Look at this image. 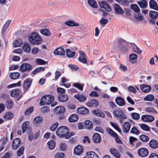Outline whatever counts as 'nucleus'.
Here are the masks:
<instances>
[{
    "instance_id": "1",
    "label": "nucleus",
    "mask_w": 158,
    "mask_h": 158,
    "mask_svg": "<svg viewBox=\"0 0 158 158\" xmlns=\"http://www.w3.org/2000/svg\"><path fill=\"white\" fill-rule=\"evenodd\" d=\"M28 40L31 43L36 45L39 44L42 42V39L36 32L30 34L28 36Z\"/></svg>"
},
{
    "instance_id": "2",
    "label": "nucleus",
    "mask_w": 158,
    "mask_h": 158,
    "mask_svg": "<svg viewBox=\"0 0 158 158\" xmlns=\"http://www.w3.org/2000/svg\"><path fill=\"white\" fill-rule=\"evenodd\" d=\"M54 99V98L53 96L51 95H46L42 98L40 102V104L41 106L45 104H49L52 102Z\"/></svg>"
},
{
    "instance_id": "3",
    "label": "nucleus",
    "mask_w": 158,
    "mask_h": 158,
    "mask_svg": "<svg viewBox=\"0 0 158 158\" xmlns=\"http://www.w3.org/2000/svg\"><path fill=\"white\" fill-rule=\"evenodd\" d=\"M57 130L56 135L61 137H64L66 138V135L69 131L68 128L65 126H62L59 127Z\"/></svg>"
},
{
    "instance_id": "4",
    "label": "nucleus",
    "mask_w": 158,
    "mask_h": 158,
    "mask_svg": "<svg viewBox=\"0 0 158 158\" xmlns=\"http://www.w3.org/2000/svg\"><path fill=\"white\" fill-rule=\"evenodd\" d=\"M100 7L103 8L107 12H110L111 10V8L109 4L106 1H100L98 2Z\"/></svg>"
},
{
    "instance_id": "5",
    "label": "nucleus",
    "mask_w": 158,
    "mask_h": 158,
    "mask_svg": "<svg viewBox=\"0 0 158 158\" xmlns=\"http://www.w3.org/2000/svg\"><path fill=\"white\" fill-rule=\"evenodd\" d=\"M32 66L28 63H23L20 66V70L22 72L29 71L32 69Z\"/></svg>"
},
{
    "instance_id": "6",
    "label": "nucleus",
    "mask_w": 158,
    "mask_h": 158,
    "mask_svg": "<svg viewBox=\"0 0 158 158\" xmlns=\"http://www.w3.org/2000/svg\"><path fill=\"white\" fill-rule=\"evenodd\" d=\"M148 153V150L144 148H140L138 151V155L141 157H145L147 156Z\"/></svg>"
},
{
    "instance_id": "7",
    "label": "nucleus",
    "mask_w": 158,
    "mask_h": 158,
    "mask_svg": "<svg viewBox=\"0 0 158 158\" xmlns=\"http://www.w3.org/2000/svg\"><path fill=\"white\" fill-rule=\"evenodd\" d=\"M21 140L18 138L15 139L12 143V147L13 149L16 150L18 149L21 144Z\"/></svg>"
},
{
    "instance_id": "8",
    "label": "nucleus",
    "mask_w": 158,
    "mask_h": 158,
    "mask_svg": "<svg viewBox=\"0 0 158 158\" xmlns=\"http://www.w3.org/2000/svg\"><path fill=\"white\" fill-rule=\"evenodd\" d=\"M32 83V80L30 78H27L24 81L23 84V89L26 90H28L30 87Z\"/></svg>"
},
{
    "instance_id": "9",
    "label": "nucleus",
    "mask_w": 158,
    "mask_h": 158,
    "mask_svg": "<svg viewBox=\"0 0 158 158\" xmlns=\"http://www.w3.org/2000/svg\"><path fill=\"white\" fill-rule=\"evenodd\" d=\"M64 24L69 27H78L80 25L79 23L74 20H68L64 22Z\"/></svg>"
},
{
    "instance_id": "10",
    "label": "nucleus",
    "mask_w": 158,
    "mask_h": 158,
    "mask_svg": "<svg viewBox=\"0 0 158 158\" xmlns=\"http://www.w3.org/2000/svg\"><path fill=\"white\" fill-rule=\"evenodd\" d=\"M141 118L142 120L145 122H151L154 120V117L153 116L150 115H143Z\"/></svg>"
},
{
    "instance_id": "11",
    "label": "nucleus",
    "mask_w": 158,
    "mask_h": 158,
    "mask_svg": "<svg viewBox=\"0 0 158 158\" xmlns=\"http://www.w3.org/2000/svg\"><path fill=\"white\" fill-rule=\"evenodd\" d=\"M58 100L62 102H65L67 101L69 99L68 96L65 94H61L58 96Z\"/></svg>"
},
{
    "instance_id": "12",
    "label": "nucleus",
    "mask_w": 158,
    "mask_h": 158,
    "mask_svg": "<svg viewBox=\"0 0 158 158\" xmlns=\"http://www.w3.org/2000/svg\"><path fill=\"white\" fill-rule=\"evenodd\" d=\"M131 125L128 122H125L123 125L122 130L124 133H127L129 131Z\"/></svg>"
},
{
    "instance_id": "13",
    "label": "nucleus",
    "mask_w": 158,
    "mask_h": 158,
    "mask_svg": "<svg viewBox=\"0 0 158 158\" xmlns=\"http://www.w3.org/2000/svg\"><path fill=\"white\" fill-rule=\"evenodd\" d=\"M78 52L80 55L78 59L79 61L84 64L86 63L87 62V60L85 57V55L83 52L80 51H78Z\"/></svg>"
},
{
    "instance_id": "14",
    "label": "nucleus",
    "mask_w": 158,
    "mask_h": 158,
    "mask_svg": "<svg viewBox=\"0 0 158 158\" xmlns=\"http://www.w3.org/2000/svg\"><path fill=\"white\" fill-rule=\"evenodd\" d=\"M149 6L150 8L156 10H158V6L156 2L154 0H150L149 2Z\"/></svg>"
},
{
    "instance_id": "15",
    "label": "nucleus",
    "mask_w": 158,
    "mask_h": 158,
    "mask_svg": "<svg viewBox=\"0 0 158 158\" xmlns=\"http://www.w3.org/2000/svg\"><path fill=\"white\" fill-rule=\"evenodd\" d=\"M137 3L142 9H145L148 7V2L146 0H141L138 1Z\"/></svg>"
},
{
    "instance_id": "16",
    "label": "nucleus",
    "mask_w": 158,
    "mask_h": 158,
    "mask_svg": "<svg viewBox=\"0 0 158 158\" xmlns=\"http://www.w3.org/2000/svg\"><path fill=\"white\" fill-rule=\"evenodd\" d=\"M140 88L141 90L145 93H148L151 90V87L150 86L145 84L141 85L140 86Z\"/></svg>"
},
{
    "instance_id": "17",
    "label": "nucleus",
    "mask_w": 158,
    "mask_h": 158,
    "mask_svg": "<svg viewBox=\"0 0 158 158\" xmlns=\"http://www.w3.org/2000/svg\"><path fill=\"white\" fill-rule=\"evenodd\" d=\"M114 9L115 13L117 14L122 15L123 13V10L118 4H116L114 5Z\"/></svg>"
},
{
    "instance_id": "18",
    "label": "nucleus",
    "mask_w": 158,
    "mask_h": 158,
    "mask_svg": "<svg viewBox=\"0 0 158 158\" xmlns=\"http://www.w3.org/2000/svg\"><path fill=\"white\" fill-rule=\"evenodd\" d=\"M87 105L89 107H97L98 105V101L95 99H92L89 102H87Z\"/></svg>"
},
{
    "instance_id": "19",
    "label": "nucleus",
    "mask_w": 158,
    "mask_h": 158,
    "mask_svg": "<svg viewBox=\"0 0 158 158\" xmlns=\"http://www.w3.org/2000/svg\"><path fill=\"white\" fill-rule=\"evenodd\" d=\"M115 102L118 105L123 106L125 105V101L124 99L120 97H118L115 99Z\"/></svg>"
},
{
    "instance_id": "20",
    "label": "nucleus",
    "mask_w": 158,
    "mask_h": 158,
    "mask_svg": "<svg viewBox=\"0 0 158 158\" xmlns=\"http://www.w3.org/2000/svg\"><path fill=\"white\" fill-rule=\"evenodd\" d=\"M149 144L150 146L153 149L156 148L158 147V142L154 139L150 140Z\"/></svg>"
},
{
    "instance_id": "21",
    "label": "nucleus",
    "mask_w": 158,
    "mask_h": 158,
    "mask_svg": "<svg viewBox=\"0 0 158 158\" xmlns=\"http://www.w3.org/2000/svg\"><path fill=\"white\" fill-rule=\"evenodd\" d=\"M54 53L55 54L60 55H64L65 54V50L62 48H59L56 49Z\"/></svg>"
},
{
    "instance_id": "22",
    "label": "nucleus",
    "mask_w": 158,
    "mask_h": 158,
    "mask_svg": "<svg viewBox=\"0 0 158 158\" xmlns=\"http://www.w3.org/2000/svg\"><path fill=\"white\" fill-rule=\"evenodd\" d=\"M77 111L81 114H86L89 112L88 109L85 107H78L77 109Z\"/></svg>"
},
{
    "instance_id": "23",
    "label": "nucleus",
    "mask_w": 158,
    "mask_h": 158,
    "mask_svg": "<svg viewBox=\"0 0 158 158\" xmlns=\"http://www.w3.org/2000/svg\"><path fill=\"white\" fill-rule=\"evenodd\" d=\"M74 97L80 102L85 101L86 100V96L81 94H78L74 95Z\"/></svg>"
},
{
    "instance_id": "24",
    "label": "nucleus",
    "mask_w": 158,
    "mask_h": 158,
    "mask_svg": "<svg viewBox=\"0 0 158 158\" xmlns=\"http://www.w3.org/2000/svg\"><path fill=\"white\" fill-rule=\"evenodd\" d=\"M83 151L82 147L80 146H77L74 149V153L77 155H79Z\"/></svg>"
},
{
    "instance_id": "25",
    "label": "nucleus",
    "mask_w": 158,
    "mask_h": 158,
    "mask_svg": "<svg viewBox=\"0 0 158 158\" xmlns=\"http://www.w3.org/2000/svg\"><path fill=\"white\" fill-rule=\"evenodd\" d=\"M114 116L119 118H121L123 114L122 111L120 109H117L115 110L113 112Z\"/></svg>"
},
{
    "instance_id": "26",
    "label": "nucleus",
    "mask_w": 158,
    "mask_h": 158,
    "mask_svg": "<svg viewBox=\"0 0 158 158\" xmlns=\"http://www.w3.org/2000/svg\"><path fill=\"white\" fill-rule=\"evenodd\" d=\"M129 60L133 63H136L137 62V56L135 54H131L129 55Z\"/></svg>"
},
{
    "instance_id": "27",
    "label": "nucleus",
    "mask_w": 158,
    "mask_h": 158,
    "mask_svg": "<svg viewBox=\"0 0 158 158\" xmlns=\"http://www.w3.org/2000/svg\"><path fill=\"white\" fill-rule=\"evenodd\" d=\"M43 121V118L41 116H37L34 120V123L36 125L41 123Z\"/></svg>"
},
{
    "instance_id": "28",
    "label": "nucleus",
    "mask_w": 158,
    "mask_h": 158,
    "mask_svg": "<svg viewBox=\"0 0 158 158\" xmlns=\"http://www.w3.org/2000/svg\"><path fill=\"white\" fill-rule=\"evenodd\" d=\"M101 137L100 135L98 133H95L93 136V141L96 143H99L101 141Z\"/></svg>"
},
{
    "instance_id": "29",
    "label": "nucleus",
    "mask_w": 158,
    "mask_h": 158,
    "mask_svg": "<svg viewBox=\"0 0 158 158\" xmlns=\"http://www.w3.org/2000/svg\"><path fill=\"white\" fill-rule=\"evenodd\" d=\"M92 112L93 114H96L97 116L102 118H104L105 116V114L98 109L93 110Z\"/></svg>"
},
{
    "instance_id": "30",
    "label": "nucleus",
    "mask_w": 158,
    "mask_h": 158,
    "mask_svg": "<svg viewBox=\"0 0 158 158\" xmlns=\"http://www.w3.org/2000/svg\"><path fill=\"white\" fill-rule=\"evenodd\" d=\"M54 110L56 114H59L64 112L65 109L63 106H57L54 109Z\"/></svg>"
},
{
    "instance_id": "31",
    "label": "nucleus",
    "mask_w": 158,
    "mask_h": 158,
    "mask_svg": "<svg viewBox=\"0 0 158 158\" xmlns=\"http://www.w3.org/2000/svg\"><path fill=\"white\" fill-rule=\"evenodd\" d=\"M88 158H98V155L93 152H88L86 153Z\"/></svg>"
},
{
    "instance_id": "32",
    "label": "nucleus",
    "mask_w": 158,
    "mask_h": 158,
    "mask_svg": "<svg viewBox=\"0 0 158 158\" xmlns=\"http://www.w3.org/2000/svg\"><path fill=\"white\" fill-rule=\"evenodd\" d=\"M78 119V116L76 114L71 115L69 118L68 120L70 122H75Z\"/></svg>"
},
{
    "instance_id": "33",
    "label": "nucleus",
    "mask_w": 158,
    "mask_h": 158,
    "mask_svg": "<svg viewBox=\"0 0 158 158\" xmlns=\"http://www.w3.org/2000/svg\"><path fill=\"white\" fill-rule=\"evenodd\" d=\"M20 92L19 89H14L10 92V95L12 97H17L20 95Z\"/></svg>"
},
{
    "instance_id": "34",
    "label": "nucleus",
    "mask_w": 158,
    "mask_h": 158,
    "mask_svg": "<svg viewBox=\"0 0 158 158\" xmlns=\"http://www.w3.org/2000/svg\"><path fill=\"white\" fill-rule=\"evenodd\" d=\"M131 9L136 13H139L140 10L139 7L135 4H132L130 5Z\"/></svg>"
},
{
    "instance_id": "35",
    "label": "nucleus",
    "mask_w": 158,
    "mask_h": 158,
    "mask_svg": "<svg viewBox=\"0 0 158 158\" xmlns=\"http://www.w3.org/2000/svg\"><path fill=\"white\" fill-rule=\"evenodd\" d=\"M23 48L24 52L29 53L31 50V47L29 44L26 42L24 44Z\"/></svg>"
},
{
    "instance_id": "36",
    "label": "nucleus",
    "mask_w": 158,
    "mask_h": 158,
    "mask_svg": "<svg viewBox=\"0 0 158 158\" xmlns=\"http://www.w3.org/2000/svg\"><path fill=\"white\" fill-rule=\"evenodd\" d=\"M149 15L152 19H155L158 17V13L154 11H150L149 12Z\"/></svg>"
},
{
    "instance_id": "37",
    "label": "nucleus",
    "mask_w": 158,
    "mask_h": 158,
    "mask_svg": "<svg viewBox=\"0 0 158 158\" xmlns=\"http://www.w3.org/2000/svg\"><path fill=\"white\" fill-rule=\"evenodd\" d=\"M111 153L115 157L119 158L120 157V155L118 153L117 150L114 148H111L110 149Z\"/></svg>"
},
{
    "instance_id": "38",
    "label": "nucleus",
    "mask_w": 158,
    "mask_h": 158,
    "mask_svg": "<svg viewBox=\"0 0 158 158\" xmlns=\"http://www.w3.org/2000/svg\"><path fill=\"white\" fill-rule=\"evenodd\" d=\"M85 126L86 129H90L93 127L92 122L89 120H86L85 122Z\"/></svg>"
},
{
    "instance_id": "39",
    "label": "nucleus",
    "mask_w": 158,
    "mask_h": 158,
    "mask_svg": "<svg viewBox=\"0 0 158 158\" xmlns=\"http://www.w3.org/2000/svg\"><path fill=\"white\" fill-rule=\"evenodd\" d=\"M40 32L43 35L46 36H49L51 35V32L47 29H44L40 30Z\"/></svg>"
},
{
    "instance_id": "40",
    "label": "nucleus",
    "mask_w": 158,
    "mask_h": 158,
    "mask_svg": "<svg viewBox=\"0 0 158 158\" xmlns=\"http://www.w3.org/2000/svg\"><path fill=\"white\" fill-rule=\"evenodd\" d=\"M87 2L89 5L94 8H96L98 7V5L94 0H88Z\"/></svg>"
},
{
    "instance_id": "41",
    "label": "nucleus",
    "mask_w": 158,
    "mask_h": 158,
    "mask_svg": "<svg viewBox=\"0 0 158 158\" xmlns=\"http://www.w3.org/2000/svg\"><path fill=\"white\" fill-rule=\"evenodd\" d=\"M145 110L152 114H156L157 113V111L153 107H147L145 109Z\"/></svg>"
},
{
    "instance_id": "42",
    "label": "nucleus",
    "mask_w": 158,
    "mask_h": 158,
    "mask_svg": "<svg viewBox=\"0 0 158 158\" xmlns=\"http://www.w3.org/2000/svg\"><path fill=\"white\" fill-rule=\"evenodd\" d=\"M23 43V41L21 39H18L15 40L13 43V46L15 47H18L21 46Z\"/></svg>"
},
{
    "instance_id": "43",
    "label": "nucleus",
    "mask_w": 158,
    "mask_h": 158,
    "mask_svg": "<svg viewBox=\"0 0 158 158\" xmlns=\"http://www.w3.org/2000/svg\"><path fill=\"white\" fill-rule=\"evenodd\" d=\"M20 76V74L18 72L11 73L10 74V78L13 79H16L18 78Z\"/></svg>"
},
{
    "instance_id": "44",
    "label": "nucleus",
    "mask_w": 158,
    "mask_h": 158,
    "mask_svg": "<svg viewBox=\"0 0 158 158\" xmlns=\"http://www.w3.org/2000/svg\"><path fill=\"white\" fill-rule=\"evenodd\" d=\"M13 117V114L10 112H7L4 116V118L6 119H10Z\"/></svg>"
},
{
    "instance_id": "45",
    "label": "nucleus",
    "mask_w": 158,
    "mask_h": 158,
    "mask_svg": "<svg viewBox=\"0 0 158 158\" xmlns=\"http://www.w3.org/2000/svg\"><path fill=\"white\" fill-rule=\"evenodd\" d=\"M49 148L50 149H53L55 147L56 143L53 140H50L48 143Z\"/></svg>"
},
{
    "instance_id": "46",
    "label": "nucleus",
    "mask_w": 158,
    "mask_h": 158,
    "mask_svg": "<svg viewBox=\"0 0 158 158\" xmlns=\"http://www.w3.org/2000/svg\"><path fill=\"white\" fill-rule=\"evenodd\" d=\"M140 127L143 130L146 131H149L150 130V127L145 124H140Z\"/></svg>"
},
{
    "instance_id": "47",
    "label": "nucleus",
    "mask_w": 158,
    "mask_h": 158,
    "mask_svg": "<svg viewBox=\"0 0 158 158\" xmlns=\"http://www.w3.org/2000/svg\"><path fill=\"white\" fill-rule=\"evenodd\" d=\"M28 122H25L23 123L22 127L23 133L25 132L28 129Z\"/></svg>"
},
{
    "instance_id": "48",
    "label": "nucleus",
    "mask_w": 158,
    "mask_h": 158,
    "mask_svg": "<svg viewBox=\"0 0 158 158\" xmlns=\"http://www.w3.org/2000/svg\"><path fill=\"white\" fill-rule=\"evenodd\" d=\"M84 84H81L79 83H75L73 84V86L79 89L82 91L83 90V88Z\"/></svg>"
},
{
    "instance_id": "49",
    "label": "nucleus",
    "mask_w": 158,
    "mask_h": 158,
    "mask_svg": "<svg viewBox=\"0 0 158 158\" xmlns=\"http://www.w3.org/2000/svg\"><path fill=\"white\" fill-rule=\"evenodd\" d=\"M66 52L67 56L69 57H73L75 55V52L71 51L69 49L66 50Z\"/></svg>"
},
{
    "instance_id": "50",
    "label": "nucleus",
    "mask_w": 158,
    "mask_h": 158,
    "mask_svg": "<svg viewBox=\"0 0 158 158\" xmlns=\"http://www.w3.org/2000/svg\"><path fill=\"white\" fill-rule=\"evenodd\" d=\"M106 130L107 132L113 137L117 135V133L114 132L111 128L107 127L106 128Z\"/></svg>"
},
{
    "instance_id": "51",
    "label": "nucleus",
    "mask_w": 158,
    "mask_h": 158,
    "mask_svg": "<svg viewBox=\"0 0 158 158\" xmlns=\"http://www.w3.org/2000/svg\"><path fill=\"white\" fill-rule=\"evenodd\" d=\"M154 97L153 95L149 94L146 96L144 99V100L146 101H152L153 100Z\"/></svg>"
},
{
    "instance_id": "52",
    "label": "nucleus",
    "mask_w": 158,
    "mask_h": 158,
    "mask_svg": "<svg viewBox=\"0 0 158 158\" xmlns=\"http://www.w3.org/2000/svg\"><path fill=\"white\" fill-rule=\"evenodd\" d=\"M34 110V108L31 106L28 108L24 112V115H27L31 114Z\"/></svg>"
},
{
    "instance_id": "53",
    "label": "nucleus",
    "mask_w": 158,
    "mask_h": 158,
    "mask_svg": "<svg viewBox=\"0 0 158 158\" xmlns=\"http://www.w3.org/2000/svg\"><path fill=\"white\" fill-rule=\"evenodd\" d=\"M134 18L138 20H141L143 18V17L140 13H136L134 15Z\"/></svg>"
},
{
    "instance_id": "54",
    "label": "nucleus",
    "mask_w": 158,
    "mask_h": 158,
    "mask_svg": "<svg viewBox=\"0 0 158 158\" xmlns=\"http://www.w3.org/2000/svg\"><path fill=\"white\" fill-rule=\"evenodd\" d=\"M45 69L43 67H39L35 69L32 71V73L34 74H36L38 72L43 71Z\"/></svg>"
},
{
    "instance_id": "55",
    "label": "nucleus",
    "mask_w": 158,
    "mask_h": 158,
    "mask_svg": "<svg viewBox=\"0 0 158 158\" xmlns=\"http://www.w3.org/2000/svg\"><path fill=\"white\" fill-rule=\"evenodd\" d=\"M130 132L131 133L135 134L136 135H138L139 133V131L135 127H134L131 128Z\"/></svg>"
},
{
    "instance_id": "56",
    "label": "nucleus",
    "mask_w": 158,
    "mask_h": 158,
    "mask_svg": "<svg viewBox=\"0 0 158 158\" xmlns=\"http://www.w3.org/2000/svg\"><path fill=\"white\" fill-rule=\"evenodd\" d=\"M24 150V148L23 147H21L18 150L17 152V155L18 156H20L23 154Z\"/></svg>"
},
{
    "instance_id": "57",
    "label": "nucleus",
    "mask_w": 158,
    "mask_h": 158,
    "mask_svg": "<svg viewBox=\"0 0 158 158\" xmlns=\"http://www.w3.org/2000/svg\"><path fill=\"white\" fill-rule=\"evenodd\" d=\"M132 118L135 120H138L140 118V116L139 114L136 113H132L131 114Z\"/></svg>"
},
{
    "instance_id": "58",
    "label": "nucleus",
    "mask_w": 158,
    "mask_h": 158,
    "mask_svg": "<svg viewBox=\"0 0 158 158\" xmlns=\"http://www.w3.org/2000/svg\"><path fill=\"white\" fill-rule=\"evenodd\" d=\"M140 139L143 142H147L149 140L148 137L144 135H140Z\"/></svg>"
},
{
    "instance_id": "59",
    "label": "nucleus",
    "mask_w": 158,
    "mask_h": 158,
    "mask_svg": "<svg viewBox=\"0 0 158 158\" xmlns=\"http://www.w3.org/2000/svg\"><path fill=\"white\" fill-rule=\"evenodd\" d=\"M101 24L102 25H105L108 22V20L106 18H102L99 21Z\"/></svg>"
},
{
    "instance_id": "60",
    "label": "nucleus",
    "mask_w": 158,
    "mask_h": 158,
    "mask_svg": "<svg viewBox=\"0 0 158 158\" xmlns=\"http://www.w3.org/2000/svg\"><path fill=\"white\" fill-rule=\"evenodd\" d=\"M118 2L120 4L124 5L125 6L128 5L129 3L128 0H119Z\"/></svg>"
},
{
    "instance_id": "61",
    "label": "nucleus",
    "mask_w": 158,
    "mask_h": 158,
    "mask_svg": "<svg viewBox=\"0 0 158 158\" xmlns=\"http://www.w3.org/2000/svg\"><path fill=\"white\" fill-rule=\"evenodd\" d=\"M58 126V123L56 122L53 124L50 127V129L52 131H54Z\"/></svg>"
},
{
    "instance_id": "62",
    "label": "nucleus",
    "mask_w": 158,
    "mask_h": 158,
    "mask_svg": "<svg viewBox=\"0 0 158 158\" xmlns=\"http://www.w3.org/2000/svg\"><path fill=\"white\" fill-rule=\"evenodd\" d=\"M111 126L114 127L116 130H117L118 132L121 133V130L120 128L118 127V126L115 123H114L112 122L111 123Z\"/></svg>"
},
{
    "instance_id": "63",
    "label": "nucleus",
    "mask_w": 158,
    "mask_h": 158,
    "mask_svg": "<svg viewBox=\"0 0 158 158\" xmlns=\"http://www.w3.org/2000/svg\"><path fill=\"white\" fill-rule=\"evenodd\" d=\"M56 90L57 92L60 94H65L64 93L65 92V90L64 89L60 87L57 88Z\"/></svg>"
},
{
    "instance_id": "64",
    "label": "nucleus",
    "mask_w": 158,
    "mask_h": 158,
    "mask_svg": "<svg viewBox=\"0 0 158 158\" xmlns=\"http://www.w3.org/2000/svg\"><path fill=\"white\" fill-rule=\"evenodd\" d=\"M7 107L9 109L11 108L13 106V103L12 101L11 100H8L7 101Z\"/></svg>"
}]
</instances>
